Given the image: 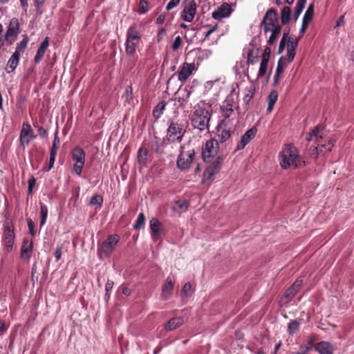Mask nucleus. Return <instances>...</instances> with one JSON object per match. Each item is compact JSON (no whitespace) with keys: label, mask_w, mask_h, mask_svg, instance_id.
<instances>
[{"label":"nucleus","mask_w":354,"mask_h":354,"mask_svg":"<svg viewBox=\"0 0 354 354\" xmlns=\"http://www.w3.org/2000/svg\"><path fill=\"white\" fill-rule=\"evenodd\" d=\"M315 350L319 354H333L335 349L330 342L322 341L315 345Z\"/></svg>","instance_id":"nucleus-21"},{"label":"nucleus","mask_w":354,"mask_h":354,"mask_svg":"<svg viewBox=\"0 0 354 354\" xmlns=\"http://www.w3.org/2000/svg\"><path fill=\"white\" fill-rule=\"evenodd\" d=\"M181 44H182L181 37L180 36L176 37L172 44V46H171L172 49L174 50H176L180 46Z\"/></svg>","instance_id":"nucleus-48"},{"label":"nucleus","mask_w":354,"mask_h":354,"mask_svg":"<svg viewBox=\"0 0 354 354\" xmlns=\"http://www.w3.org/2000/svg\"><path fill=\"white\" fill-rule=\"evenodd\" d=\"M3 245L7 252H10L15 243V233L12 225L6 223L3 225Z\"/></svg>","instance_id":"nucleus-10"},{"label":"nucleus","mask_w":354,"mask_h":354,"mask_svg":"<svg viewBox=\"0 0 354 354\" xmlns=\"http://www.w3.org/2000/svg\"><path fill=\"white\" fill-rule=\"evenodd\" d=\"M193 292V289L190 283H186L182 289V295L183 297H188Z\"/></svg>","instance_id":"nucleus-42"},{"label":"nucleus","mask_w":354,"mask_h":354,"mask_svg":"<svg viewBox=\"0 0 354 354\" xmlns=\"http://www.w3.org/2000/svg\"><path fill=\"white\" fill-rule=\"evenodd\" d=\"M166 34V30L165 28H162L159 30L158 32V35H157V39H158V41H160L163 37Z\"/></svg>","instance_id":"nucleus-60"},{"label":"nucleus","mask_w":354,"mask_h":354,"mask_svg":"<svg viewBox=\"0 0 354 354\" xmlns=\"http://www.w3.org/2000/svg\"><path fill=\"white\" fill-rule=\"evenodd\" d=\"M298 44V39L293 37H289L287 43V48L295 49Z\"/></svg>","instance_id":"nucleus-45"},{"label":"nucleus","mask_w":354,"mask_h":354,"mask_svg":"<svg viewBox=\"0 0 354 354\" xmlns=\"http://www.w3.org/2000/svg\"><path fill=\"white\" fill-rule=\"evenodd\" d=\"M300 322L297 320H290L288 324V333L289 335H292L295 333L299 328Z\"/></svg>","instance_id":"nucleus-32"},{"label":"nucleus","mask_w":354,"mask_h":354,"mask_svg":"<svg viewBox=\"0 0 354 354\" xmlns=\"http://www.w3.org/2000/svg\"><path fill=\"white\" fill-rule=\"evenodd\" d=\"M62 246H59V247H57L56 250H55V252L54 253V255H55V257L57 261H59L61 257H62Z\"/></svg>","instance_id":"nucleus-58"},{"label":"nucleus","mask_w":354,"mask_h":354,"mask_svg":"<svg viewBox=\"0 0 354 354\" xmlns=\"http://www.w3.org/2000/svg\"><path fill=\"white\" fill-rule=\"evenodd\" d=\"M48 46H49V38L46 37L44 39V41L41 42V44H40V46L37 50V54L35 57L34 60L36 63H39L41 60Z\"/></svg>","instance_id":"nucleus-24"},{"label":"nucleus","mask_w":354,"mask_h":354,"mask_svg":"<svg viewBox=\"0 0 354 354\" xmlns=\"http://www.w3.org/2000/svg\"><path fill=\"white\" fill-rule=\"evenodd\" d=\"M232 12L231 6L227 3H223L218 9L212 14V17L216 20L228 17Z\"/></svg>","instance_id":"nucleus-18"},{"label":"nucleus","mask_w":354,"mask_h":354,"mask_svg":"<svg viewBox=\"0 0 354 354\" xmlns=\"http://www.w3.org/2000/svg\"><path fill=\"white\" fill-rule=\"evenodd\" d=\"M183 324V320L180 317L171 319L166 325V329L171 330L180 326Z\"/></svg>","instance_id":"nucleus-28"},{"label":"nucleus","mask_w":354,"mask_h":354,"mask_svg":"<svg viewBox=\"0 0 354 354\" xmlns=\"http://www.w3.org/2000/svg\"><path fill=\"white\" fill-rule=\"evenodd\" d=\"M149 227L151 231V237L153 241H156L162 232V224L156 218H152L149 222Z\"/></svg>","instance_id":"nucleus-20"},{"label":"nucleus","mask_w":354,"mask_h":354,"mask_svg":"<svg viewBox=\"0 0 354 354\" xmlns=\"http://www.w3.org/2000/svg\"><path fill=\"white\" fill-rule=\"evenodd\" d=\"M295 56V49L294 48H287V57L286 59L291 62Z\"/></svg>","instance_id":"nucleus-49"},{"label":"nucleus","mask_w":354,"mask_h":354,"mask_svg":"<svg viewBox=\"0 0 354 354\" xmlns=\"http://www.w3.org/2000/svg\"><path fill=\"white\" fill-rule=\"evenodd\" d=\"M306 0H298L296 4L295 8V18H298V17L300 15V14L302 12L305 4H306Z\"/></svg>","instance_id":"nucleus-38"},{"label":"nucleus","mask_w":354,"mask_h":354,"mask_svg":"<svg viewBox=\"0 0 354 354\" xmlns=\"http://www.w3.org/2000/svg\"><path fill=\"white\" fill-rule=\"evenodd\" d=\"M223 158L221 156L216 158V160L209 165L204 171L202 183H205L206 181L212 180L214 175L218 172Z\"/></svg>","instance_id":"nucleus-14"},{"label":"nucleus","mask_w":354,"mask_h":354,"mask_svg":"<svg viewBox=\"0 0 354 354\" xmlns=\"http://www.w3.org/2000/svg\"><path fill=\"white\" fill-rule=\"evenodd\" d=\"M258 53H259L258 48L250 51L248 54V63L253 64L255 62V59L257 58V56H255L254 58H252V55L253 53H255L257 55Z\"/></svg>","instance_id":"nucleus-50"},{"label":"nucleus","mask_w":354,"mask_h":354,"mask_svg":"<svg viewBox=\"0 0 354 354\" xmlns=\"http://www.w3.org/2000/svg\"><path fill=\"white\" fill-rule=\"evenodd\" d=\"M59 144H60V141L57 136V133H55L50 154L54 153V155H57V152L59 149Z\"/></svg>","instance_id":"nucleus-41"},{"label":"nucleus","mask_w":354,"mask_h":354,"mask_svg":"<svg viewBox=\"0 0 354 354\" xmlns=\"http://www.w3.org/2000/svg\"><path fill=\"white\" fill-rule=\"evenodd\" d=\"M309 24L310 22L302 20V25L299 30V33L301 35H303L306 32Z\"/></svg>","instance_id":"nucleus-61"},{"label":"nucleus","mask_w":354,"mask_h":354,"mask_svg":"<svg viewBox=\"0 0 354 354\" xmlns=\"http://www.w3.org/2000/svg\"><path fill=\"white\" fill-rule=\"evenodd\" d=\"M218 142L215 139L207 140L205 148L203 149V158L205 162H211L218 151Z\"/></svg>","instance_id":"nucleus-11"},{"label":"nucleus","mask_w":354,"mask_h":354,"mask_svg":"<svg viewBox=\"0 0 354 354\" xmlns=\"http://www.w3.org/2000/svg\"><path fill=\"white\" fill-rule=\"evenodd\" d=\"M242 68H243V66H242L241 62H240V63L236 62V64H235V66L233 68L236 75H239L240 77H241Z\"/></svg>","instance_id":"nucleus-53"},{"label":"nucleus","mask_w":354,"mask_h":354,"mask_svg":"<svg viewBox=\"0 0 354 354\" xmlns=\"http://www.w3.org/2000/svg\"><path fill=\"white\" fill-rule=\"evenodd\" d=\"M148 10V3L146 1H141L139 4V12L142 14H144Z\"/></svg>","instance_id":"nucleus-46"},{"label":"nucleus","mask_w":354,"mask_h":354,"mask_svg":"<svg viewBox=\"0 0 354 354\" xmlns=\"http://www.w3.org/2000/svg\"><path fill=\"white\" fill-rule=\"evenodd\" d=\"M281 31V26H277L274 28H270L268 32H270V35L268 38V43L270 45H272L275 43L276 40L279 37V35Z\"/></svg>","instance_id":"nucleus-26"},{"label":"nucleus","mask_w":354,"mask_h":354,"mask_svg":"<svg viewBox=\"0 0 354 354\" xmlns=\"http://www.w3.org/2000/svg\"><path fill=\"white\" fill-rule=\"evenodd\" d=\"M8 327L6 326L5 322L0 320V335L4 334L7 330Z\"/></svg>","instance_id":"nucleus-63"},{"label":"nucleus","mask_w":354,"mask_h":354,"mask_svg":"<svg viewBox=\"0 0 354 354\" xmlns=\"http://www.w3.org/2000/svg\"><path fill=\"white\" fill-rule=\"evenodd\" d=\"M27 224H28V230H29V233L32 236L35 235V225H34V223L32 221V219L28 218Z\"/></svg>","instance_id":"nucleus-52"},{"label":"nucleus","mask_w":354,"mask_h":354,"mask_svg":"<svg viewBox=\"0 0 354 354\" xmlns=\"http://www.w3.org/2000/svg\"><path fill=\"white\" fill-rule=\"evenodd\" d=\"M291 10L290 7L285 6L281 10V22L284 24L289 22L290 19Z\"/></svg>","instance_id":"nucleus-35"},{"label":"nucleus","mask_w":354,"mask_h":354,"mask_svg":"<svg viewBox=\"0 0 354 354\" xmlns=\"http://www.w3.org/2000/svg\"><path fill=\"white\" fill-rule=\"evenodd\" d=\"M180 2V0H171L167 5L166 9L167 10H171L175 7H176Z\"/></svg>","instance_id":"nucleus-51"},{"label":"nucleus","mask_w":354,"mask_h":354,"mask_svg":"<svg viewBox=\"0 0 354 354\" xmlns=\"http://www.w3.org/2000/svg\"><path fill=\"white\" fill-rule=\"evenodd\" d=\"M303 281L301 279H297L295 283L292 285V287L296 290L298 291L300 287L301 286Z\"/></svg>","instance_id":"nucleus-59"},{"label":"nucleus","mask_w":354,"mask_h":354,"mask_svg":"<svg viewBox=\"0 0 354 354\" xmlns=\"http://www.w3.org/2000/svg\"><path fill=\"white\" fill-rule=\"evenodd\" d=\"M217 82V80H215V81H208L205 84V88L208 91V90H210L212 88V87L213 86L214 84L216 83Z\"/></svg>","instance_id":"nucleus-64"},{"label":"nucleus","mask_w":354,"mask_h":354,"mask_svg":"<svg viewBox=\"0 0 354 354\" xmlns=\"http://www.w3.org/2000/svg\"><path fill=\"white\" fill-rule=\"evenodd\" d=\"M278 99V93L276 91H272L268 95V105L267 111L270 112Z\"/></svg>","instance_id":"nucleus-31"},{"label":"nucleus","mask_w":354,"mask_h":354,"mask_svg":"<svg viewBox=\"0 0 354 354\" xmlns=\"http://www.w3.org/2000/svg\"><path fill=\"white\" fill-rule=\"evenodd\" d=\"M113 282L112 281L108 280L106 285H105V290H106V297L107 299H109L110 297V293L109 292L112 290L113 287Z\"/></svg>","instance_id":"nucleus-47"},{"label":"nucleus","mask_w":354,"mask_h":354,"mask_svg":"<svg viewBox=\"0 0 354 354\" xmlns=\"http://www.w3.org/2000/svg\"><path fill=\"white\" fill-rule=\"evenodd\" d=\"M120 237L117 234L109 236L102 243L99 250V257L100 259L109 257L113 251L115 246L118 243Z\"/></svg>","instance_id":"nucleus-9"},{"label":"nucleus","mask_w":354,"mask_h":354,"mask_svg":"<svg viewBox=\"0 0 354 354\" xmlns=\"http://www.w3.org/2000/svg\"><path fill=\"white\" fill-rule=\"evenodd\" d=\"M237 121L232 122L230 120H223L217 127V135L220 142H225L231 136Z\"/></svg>","instance_id":"nucleus-7"},{"label":"nucleus","mask_w":354,"mask_h":354,"mask_svg":"<svg viewBox=\"0 0 354 354\" xmlns=\"http://www.w3.org/2000/svg\"><path fill=\"white\" fill-rule=\"evenodd\" d=\"M268 56L267 55L262 56L259 70L257 73L258 78L263 77L265 75L268 68Z\"/></svg>","instance_id":"nucleus-27"},{"label":"nucleus","mask_w":354,"mask_h":354,"mask_svg":"<svg viewBox=\"0 0 354 354\" xmlns=\"http://www.w3.org/2000/svg\"><path fill=\"white\" fill-rule=\"evenodd\" d=\"M195 151L193 149L183 146L177 158V167L182 171L187 170L193 163Z\"/></svg>","instance_id":"nucleus-5"},{"label":"nucleus","mask_w":354,"mask_h":354,"mask_svg":"<svg viewBox=\"0 0 354 354\" xmlns=\"http://www.w3.org/2000/svg\"><path fill=\"white\" fill-rule=\"evenodd\" d=\"M145 217L143 213H140L137 218L136 222L133 226L135 230H139L143 227L145 225Z\"/></svg>","instance_id":"nucleus-40"},{"label":"nucleus","mask_w":354,"mask_h":354,"mask_svg":"<svg viewBox=\"0 0 354 354\" xmlns=\"http://www.w3.org/2000/svg\"><path fill=\"white\" fill-rule=\"evenodd\" d=\"M28 42V37H25L22 41L17 45L15 53L17 54L20 56L21 53H23L27 46Z\"/></svg>","instance_id":"nucleus-37"},{"label":"nucleus","mask_w":354,"mask_h":354,"mask_svg":"<svg viewBox=\"0 0 354 354\" xmlns=\"http://www.w3.org/2000/svg\"><path fill=\"white\" fill-rule=\"evenodd\" d=\"M141 38L142 31L137 24H133L128 28L125 42L126 53L128 55H132L136 53Z\"/></svg>","instance_id":"nucleus-4"},{"label":"nucleus","mask_w":354,"mask_h":354,"mask_svg":"<svg viewBox=\"0 0 354 354\" xmlns=\"http://www.w3.org/2000/svg\"><path fill=\"white\" fill-rule=\"evenodd\" d=\"M55 157H56V155H54V153L53 154H50V159H49L48 167L46 169V171H49V170H50L53 168V167L54 165V163H55Z\"/></svg>","instance_id":"nucleus-57"},{"label":"nucleus","mask_w":354,"mask_h":354,"mask_svg":"<svg viewBox=\"0 0 354 354\" xmlns=\"http://www.w3.org/2000/svg\"><path fill=\"white\" fill-rule=\"evenodd\" d=\"M35 179L34 177H31L29 180H28V192L29 194L32 193V187H34V185H35Z\"/></svg>","instance_id":"nucleus-62"},{"label":"nucleus","mask_w":354,"mask_h":354,"mask_svg":"<svg viewBox=\"0 0 354 354\" xmlns=\"http://www.w3.org/2000/svg\"><path fill=\"white\" fill-rule=\"evenodd\" d=\"M19 33V23L17 18L10 19L8 28L6 34L7 41H13Z\"/></svg>","instance_id":"nucleus-17"},{"label":"nucleus","mask_w":354,"mask_h":354,"mask_svg":"<svg viewBox=\"0 0 354 354\" xmlns=\"http://www.w3.org/2000/svg\"><path fill=\"white\" fill-rule=\"evenodd\" d=\"M32 241L28 239H24L21 248V258L28 261L32 253Z\"/></svg>","instance_id":"nucleus-19"},{"label":"nucleus","mask_w":354,"mask_h":354,"mask_svg":"<svg viewBox=\"0 0 354 354\" xmlns=\"http://www.w3.org/2000/svg\"><path fill=\"white\" fill-rule=\"evenodd\" d=\"M122 98H124V101L127 102H129L130 101L132 100L133 89L131 86H127L124 94L122 95Z\"/></svg>","instance_id":"nucleus-43"},{"label":"nucleus","mask_w":354,"mask_h":354,"mask_svg":"<svg viewBox=\"0 0 354 354\" xmlns=\"http://www.w3.org/2000/svg\"><path fill=\"white\" fill-rule=\"evenodd\" d=\"M254 94V88L251 86L250 88L248 89V93H245V101L250 100L252 98L253 95Z\"/></svg>","instance_id":"nucleus-55"},{"label":"nucleus","mask_w":354,"mask_h":354,"mask_svg":"<svg viewBox=\"0 0 354 354\" xmlns=\"http://www.w3.org/2000/svg\"><path fill=\"white\" fill-rule=\"evenodd\" d=\"M41 209H40V225L43 226L46 222V219L48 217V207L46 205L41 203Z\"/></svg>","instance_id":"nucleus-34"},{"label":"nucleus","mask_w":354,"mask_h":354,"mask_svg":"<svg viewBox=\"0 0 354 354\" xmlns=\"http://www.w3.org/2000/svg\"><path fill=\"white\" fill-rule=\"evenodd\" d=\"M19 55L16 53H13L11 57L9 59L7 64L8 69L9 73L12 72L17 66L19 63Z\"/></svg>","instance_id":"nucleus-29"},{"label":"nucleus","mask_w":354,"mask_h":354,"mask_svg":"<svg viewBox=\"0 0 354 354\" xmlns=\"http://www.w3.org/2000/svg\"><path fill=\"white\" fill-rule=\"evenodd\" d=\"M222 113L224 117L223 120H230L231 123L237 121L235 118L236 113L233 110L232 105L227 104L226 106H223L222 107Z\"/></svg>","instance_id":"nucleus-25"},{"label":"nucleus","mask_w":354,"mask_h":354,"mask_svg":"<svg viewBox=\"0 0 354 354\" xmlns=\"http://www.w3.org/2000/svg\"><path fill=\"white\" fill-rule=\"evenodd\" d=\"M138 161L140 164H145L147 160V150L146 148L140 147L137 156Z\"/></svg>","instance_id":"nucleus-33"},{"label":"nucleus","mask_w":354,"mask_h":354,"mask_svg":"<svg viewBox=\"0 0 354 354\" xmlns=\"http://www.w3.org/2000/svg\"><path fill=\"white\" fill-rule=\"evenodd\" d=\"M71 158L74 162L73 171L77 175L80 176L86 160L84 151L80 147H75L71 151Z\"/></svg>","instance_id":"nucleus-6"},{"label":"nucleus","mask_w":354,"mask_h":354,"mask_svg":"<svg viewBox=\"0 0 354 354\" xmlns=\"http://www.w3.org/2000/svg\"><path fill=\"white\" fill-rule=\"evenodd\" d=\"M288 35V33L283 32V37L280 41L279 46V53H281L286 47V37Z\"/></svg>","instance_id":"nucleus-56"},{"label":"nucleus","mask_w":354,"mask_h":354,"mask_svg":"<svg viewBox=\"0 0 354 354\" xmlns=\"http://www.w3.org/2000/svg\"><path fill=\"white\" fill-rule=\"evenodd\" d=\"M174 289V283L172 279L168 277L166 279L165 285L162 288L161 298L163 300L168 299Z\"/></svg>","instance_id":"nucleus-22"},{"label":"nucleus","mask_w":354,"mask_h":354,"mask_svg":"<svg viewBox=\"0 0 354 354\" xmlns=\"http://www.w3.org/2000/svg\"><path fill=\"white\" fill-rule=\"evenodd\" d=\"M103 203V198L100 195H95L93 196L90 201V203L91 205H97L98 207H101Z\"/></svg>","instance_id":"nucleus-44"},{"label":"nucleus","mask_w":354,"mask_h":354,"mask_svg":"<svg viewBox=\"0 0 354 354\" xmlns=\"http://www.w3.org/2000/svg\"><path fill=\"white\" fill-rule=\"evenodd\" d=\"M183 10L181 18L187 22L193 21L196 12V3L194 0H184L182 4Z\"/></svg>","instance_id":"nucleus-12"},{"label":"nucleus","mask_w":354,"mask_h":354,"mask_svg":"<svg viewBox=\"0 0 354 354\" xmlns=\"http://www.w3.org/2000/svg\"><path fill=\"white\" fill-rule=\"evenodd\" d=\"M261 26L263 27L265 33H268L270 28H274L277 26H281L279 24L277 13L275 10L270 9L266 12L261 21Z\"/></svg>","instance_id":"nucleus-8"},{"label":"nucleus","mask_w":354,"mask_h":354,"mask_svg":"<svg viewBox=\"0 0 354 354\" xmlns=\"http://www.w3.org/2000/svg\"><path fill=\"white\" fill-rule=\"evenodd\" d=\"M184 134L183 127L178 124L172 122L167 130V139L169 142H174L181 140Z\"/></svg>","instance_id":"nucleus-15"},{"label":"nucleus","mask_w":354,"mask_h":354,"mask_svg":"<svg viewBox=\"0 0 354 354\" xmlns=\"http://www.w3.org/2000/svg\"><path fill=\"white\" fill-rule=\"evenodd\" d=\"M304 162L297 149L292 144L286 145L279 153V163L284 169L301 167Z\"/></svg>","instance_id":"nucleus-3"},{"label":"nucleus","mask_w":354,"mask_h":354,"mask_svg":"<svg viewBox=\"0 0 354 354\" xmlns=\"http://www.w3.org/2000/svg\"><path fill=\"white\" fill-rule=\"evenodd\" d=\"M257 129L255 127H253L252 128L245 132V146L254 138V136L257 134Z\"/></svg>","instance_id":"nucleus-36"},{"label":"nucleus","mask_w":354,"mask_h":354,"mask_svg":"<svg viewBox=\"0 0 354 354\" xmlns=\"http://www.w3.org/2000/svg\"><path fill=\"white\" fill-rule=\"evenodd\" d=\"M35 137V132L30 125L27 122H24L19 136L21 146L25 148Z\"/></svg>","instance_id":"nucleus-13"},{"label":"nucleus","mask_w":354,"mask_h":354,"mask_svg":"<svg viewBox=\"0 0 354 354\" xmlns=\"http://www.w3.org/2000/svg\"><path fill=\"white\" fill-rule=\"evenodd\" d=\"M188 205L185 201H177L172 205V209L174 212L180 213L185 212Z\"/></svg>","instance_id":"nucleus-30"},{"label":"nucleus","mask_w":354,"mask_h":354,"mask_svg":"<svg viewBox=\"0 0 354 354\" xmlns=\"http://www.w3.org/2000/svg\"><path fill=\"white\" fill-rule=\"evenodd\" d=\"M212 111L211 106L205 101L201 100L196 104L189 115L191 125L200 131H208Z\"/></svg>","instance_id":"nucleus-1"},{"label":"nucleus","mask_w":354,"mask_h":354,"mask_svg":"<svg viewBox=\"0 0 354 354\" xmlns=\"http://www.w3.org/2000/svg\"><path fill=\"white\" fill-rule=\"evenodd\" d=\"M288 62H289L286 59V57H281L279 58L278 63H277L276 73H275V75L274 77V84H278L279 79H280L281 74L283 73L284 69L286 68Z\"/></svg>","instance_id":"nucleus-23"},{"label":"nucleus","mask_w":354,"mask_h":354,"mask_svg":"<svg viewBox=\"0 0 354 354\" xmlns=\"http://www.w3.org/2000/svg\"><path fill=\"white\" fill-rule=\"evenodd\" d=\"M308 141L315 140L318 144L317 147H312L310 149V155L312 158H316L321 153L330 151L334 146L335 140L327 138L324 128L317 126L311 131L308 133L306 136Z\"/></svg>","instance_id":"nucleus-2"},{"label":"nucleus","mask_w":354,"mask_h":354,"mask_svg":"<svg viewBox=\"0 0 354 354\" xmlns=\"http://www.w3.org/2000/svg\"><path fill=\"white\" fill-rule=\"evenodd\" d=\"M196 69L195 64L184 63L178 73V80L182 82L186 81Z\"/></svg>","instance_id":"nucleus-16"},{"label":"nucleus","mask_w":354,"mask_h":354,"mask_svg":"<svg viewBox=\"0 0 354 354\" xmlns=\"http://www.w3.org/2000/svg\"><path fill=\"white\" fill-rule=\"evenodd\" d=\"M313 15H314V6L313 4H310L308 6L307 10L306 11V12L303 17V20L306 21L310 22L313 19Z\"/></svg>","instance_id":"nucleus-39"},{"label":"nucleus","mask_w":354,"mask_h":354,"mask_svg":"<svg viewBox=\"0 0 354 354\" xmlns=\"http://www.w3.org/2000/svg\"><path fill=\"white\" fill-rule=\"evenodd\" d=\"M297 291H296L292 286L290 287L285 292L284 297L286 298H291L295 296Z\"/></svg>","instance_id":"nucleus-54"}]
</instances>
